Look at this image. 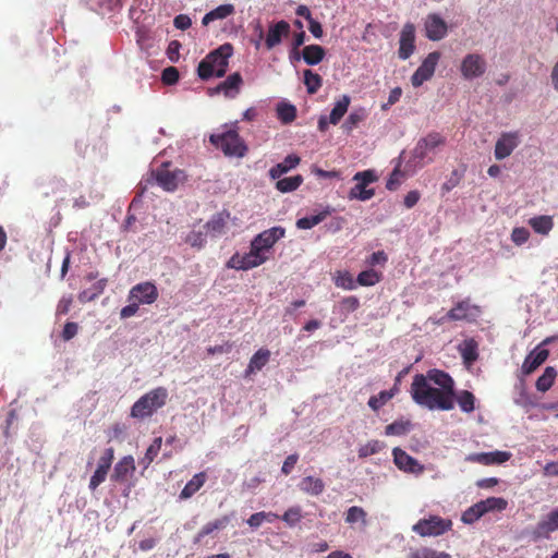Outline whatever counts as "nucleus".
Here are the masks:
<instances>
[{
  "label": "nucleus",
  "instance_id": "1",
  "mask_svg": "<svg viewBox=\"0 0 558 558\" xmlns=\"http://www.w3.org/2000/svg\"><path fill=\"white\" fill-rule=\"evenodd\" d=\"M410 393L416 404L428 410L450 411L454 408V380L440 369L416 374Z\"/></svg>",
  "mask_w": 558,
  "mask_h": 558
},
{
  "label": "nucleus",
  "instance_id": "2",
  "mask_svg": "<svg viewBox=\"0 0 558 558\" xmlns=\"http://www.w3.org/2000/svg\"><path fill=\"white\" fill-rule=\"evenodd\" d=\"M232 53L233 47L229 43L209 52L198 64V76L204 81L213 76L223 77L228 70V60Z\"/></svg>",
  "mask_w": 558,
  "mask_h": 558
},
{
  "label": "nucleus",
  "instance_id": "3",
  "mask_svg": "<svg viewBox=\"0 0 558 558\" xmlns=\"http://www.w3.org/2000/svg\"><path fill=\"white\" fill-rule=\"evenodd\" d=\"M168 399V390L157 387L142 396L131 408L130 415L133 418L144 420L161 409Z\"/></svg>",
  "mask_w": 558,
  "mask_h": 558
},
{
  "label": "nucleus",
  "instance_id": "4",
  "mask_svg": "<svg viewBox=\"0 0 558 558\" xmlns=\"http://www.w3.org/2000/svg\"><path fill=\"white\" fill-rule=\"evenodd\" d=\"M209 140L211 144L220 148L227 156L243 157L247 150L235 130H229L222 134H213Z\"/></svg>",
  "mask_w": 558,
  "mask_h": 558
},
{
  "label": "nucleus",
  "instance_id": "5",
  "mask_svg": "<svg viewBox=\"0 0 558 558\" xmlns=\"http://www.w3.org/2000/svg\"><path fill=\"white\" fill-rule=\"evenodd\" d=\"M378 180V177L374 170H364L356 172L353 175V181L356 184L350 190L349 198L359 199L362 202L371 199L375 195L374 189H367V186Z\"/></svg>",
  "mask_w": 558,
  "mask_h": 558
},
{
  "label": "nucleus",
  "instance_id": "6",
  "mask_svg": "<svg viewBox=\"0 0 558 558\" xmlns=\"http://www.w3.org/2000/svg\"><path fill=\"white\" fill-rule=\"evenodd\" d=\"M452 526L450 520L442 519L438 515H430L427 519L418 520L412 527L413 532L420 536H439L449 531Z\"/></svg>",
  "mask_w": 558,
  "mask_h": 558
},
{
  "label": "nucleus",
  "instance_id": "7",
  "mask_svg": "<svg viewBox=\"0 0 558 558\" xmlns=\"http://www.w3.org/2000/svg\"><path fill=\"white\" fill-rule=\"evenodd\" d=\"M269 259L268 255H262L256 247L251 244L250 252L245 254L235 253L227 263V267L236 270H248L263 265Z\"/></svg>",
  "mask_w": 558,
  "mask_h": 558
},
{
  "label": "nucleus",
  "instance_id": "8",
  "mask_svg": "<svg viewBox=\"0 0 558 558\" xmlns=\"http://www.w3.org/2000/svg\"><path fill=\"white\" fill-rule=\"evenodd\" d=\"M286 235V229L277 226L264 230L258 233L251 242V244L258 250L262 255H267L274 245Z\"/></svg>",
  "mask_w": 558,
  "mask_h": 558
},
{
  "label": "nucleus",
  "instance_id": "9",
  "mask_svg": "<svg viewBox=\"0 0 558 558\" xmlns=\"http://www.w3.org/2000/svg\"><path fill=\"white\" fill-rule=\"evenodd\" d=\"M440 57L439 51H433L427 54L422 64L411 76V83L414 87H420L424 82L433 77Z\"/></svg>",
  "mask_w": 558,
  "mask_h": 558
},
{
  "label": "nucleus",
  "instance_id": "10",
  "mask_svg": "<svg viewBox=\"0 0 558 558\" xmlns=\"http://www.w3.org/2000/svg\"><path fill=\"white\" fill-rule=\"evenodd\" d=\"M444 144L445 137L437 132H432L416 143L413 149V156L421 161H424L426 158L430 161L432 158L429 154L434 153L438 146Z\"/></svg>",
  "mask_w": 558,
  "mask_h": 558
},
{
  "label": "nucleus",
  "instance_id": "11",
  "mask_svg": "<svg viewBox=\"0 0 558 558\" xmlns=\"http://www.w3.org/2000/svg\"><path fill=\"white\" fill-rule=\"evenodd\" d=\"M155 179L157 183L168 192H172L177 190L180 181L183 180V171L181 170H173L171 171L169 169V163H162L161 167H159L154 172Z\"/></svg>",
  "mask_w": 558,
  "mask_h": 558
},
{
  "label": "nucleus",
  "instance_id": "12",
  "mask_svg": "<svg viewBox=\"0 0 558 558\" xmlns=\"http://www.w3.org/2000/svg\"><path fill=\"white\" fill-rule=\"evenodd\" d=\"M460 71L465 80L482 76L486 71L484 58L477 53H469L462 60Z\"/></svg>",
  "mask_w": 558,
  "mask_h": 558
},
{
  "label": "nucleus",
  "instance_id": "13",
  "mask_svg": "<svg viewBox=\"0 0 558 558\" xmlns=\"http://www.w3.org/2000/svg\"><path fill=\"white\" fill-rule=\"evenodd\" d=\"M157 287L149 281L135 284L129 293V301L138 304H153L158 299Z\"/></svg>",
  "mask_w": 558,
  "mask_h": 558
},
{
  "label": "nucleus",
  "instance_id": "14",
  "mask_svg": "<svg viewBox=\"0 0 558 558\" xmlns=\"http://www.w3.org/2000/svg\"><path fill=\"white\" fill-rule=\"evenodd\" d=\"M481 310L477 305L470 303V300L460 301L442 318L449 320H475L480 316Z\"/></svg>",
  "mask_w": 558,
  "mask_h": 558
},
{
  "label": "nucleus",
  "instance_id": "15",
  "mask_svg": "<svg viewBox=\"0 0 558 558\" xmlns=\"http://www.w3.org/2000/svg\"><path fill=\"white\" fill-rule=\"evenodd\" d=\"M556 531H558V507L543 515L534 526L532 534L535 538H548Z\"/></svg>",
  "mask_w": 558,
  "mask_h": 558
},
{
  "label": "nucleus",
  "instance_id": "16",
  "mask_svg": "<svg viewBox=\"0 0 558 558\" xmlns=\"http://www.w3.org/2000/svg\"><path fill=\"white\" fill-rule=\"evenodd\" d=\"M511 453L509 451H492V452H480L471 453L465 457V461L472 463H480L483 465L502 464L510 460Z\"/></svg>",
  "mask_w": 558,
  "mask_h": 558
},
{
  "label": "nucleus",
  "instance_id": "17",
  "mask_svg": "<svg viewBox=\"0 0 558 558\" xmlns=\"http://www.w3.org/2000/svg\"><path fill=\"white\" fill-rule=\"evenodd\" d=\"M519 145V136L517 132L502 133L495 145V158L502 160L509 157Z\"/></svg>",
  "mask_w": 558,
  "mask_h": 558
},
{
  "label": "nucleus",
  "instance_id": "18",
  "mask_svg": "<svg viewBox=\"0 0 558 558\" xmlns=\"http://www.w3.org/2000/svg\"><path fill=\"white\" fill-rule=\"evenodd\" d=\"M426 37L438 41L446 37L448 32L447 23L436 13L428 14L425 20Z\"/></svg>",
  "mask_w": 558,
  "mask_h": 558
},
{
  "label": "nucleus",
  "instance_id": "19",
  "mask_svg": "<svg viewBox=\"0 0 558 558\" xmlns=\"http://www.w3.org/2000/svg\"><path fill=\"white\" fill-rule=\"evenodd\" d=\"M393 456V462L398 466L399 470H402L404 472L413 473V474H421L424 471V466L420 464V462L408 454L404 450L401 448H395L392 450Z\"/></svg>",
  "mask_w": 558,
  "mask_h": 558
},
{
  "label": "nucleus",
  "instance_id": "20",
  "mask_svg": "<svg viewBox=\"0 0 558 558\" xmlns=\"http://www.w3.org/2000/svg\"><path fill=\"white\" fill-rule=\"evenodd\" d=\"M291 32L290 24L281 20L269 26L267 35L265 37V45L268 50L278 46L283 37H288Z\"/></svg>",
  "mask_w": 558,
  "mask_h": 558
},
{
  "label": "nucleus",
  "instance_id": "21",
  "mask_svg": "<svg viewBox=\"0 0 558 558\" xmlns=\"http://www.w3.org/2000/svg\"><path fill=\"white\" fill-rule=\"evenodd\" d=\"M415 27L411 23H407L400 34L399 58L407 60L411 57L415 49Z\"/></svg>",
  "mask_w": 558,
  "mask_h": 558
},
{
  "label": "nucleus",
  "instance_id": "22",
  "mask_svg": "<svg viewBox=\"0 0 558 558\" xmlns=\"http://www.w3.org/2000/svg\"><path fill=\"white\" fill-rule=\"evenodd\" d=\"M548 355L549 351L547 349H542L539 345L536 347L526 355L521 368L522 374H532L547 360Z\"/></svg>",
  "mask_w": 558,
  "mask_h": 558
},
{
  "label": "nucleus",
  "instance_id": "23",
  "mask_svg": "<svg viewBox=\"0 0 558 558\" xmlns=\"http://www.w3.org/2000/svg\"><path fill=\"white\" fill-rule=\"evenodd\" d=\"M135 469L134 458L125 456L114 465L111 480L117 483H124L133 475Z\"/></svg>",
  "mask_w": 558,
  "mask_h": 558
},
{
  "label": "nucleus",
  "instance_id": "24",
  "mask_svg": "<svg viewBox=\"0 0 558 558\" xmlns=\"http://www.w3.org/2000/svg\"><path fill=\"white\" fill-rule=\"evenodd\" d=\"M242 83L243 80L241 74L235 72L229 75L223 82H221L216 87V92H222L226 97L233 98L239 94Z\"/></svg>",
  "mask_w": 558,
  "mask_h": 558
},
{
  "label": "nucleus",
  "instance_id": "25",
  "mask_svg": "<svg viewBox=\"0 0 558 558\" xmlns=\"http://www.w3.org/2000/svg\"><path fill=\"white\" fill-rule=\"evenodd\" d=\"M270 359V351L265 348L258 349L250 360V363L244 372V377H250L252 374L260 371Z\"/></svg>",
  "mask_w": 558,
  "mask_h": 558
},
{
  "label": "nucleus",
  "instance_id": "26",
  "mask_svg": "<svg viewBox=\"0 0 558 558\" xmlns=\"http://www.w3.org/2000/svg\"><path fill=\"white\" fill-rule=\"evenodd\" d=\"M301 158L295 154L288 155L282 162L269 169V177L274 180L279 179L282 174L289 172L299 166Z\"/></svg>",
  "mask_w": 558,
  "mask_h": 558
},
{
  "label": "nucleus",
  "instance_id": "27",
  "mask_svg": "<svg viewBox=\"0 0 558 558\" xmlns=\"http://www.w3.org/2000/svg\"><path fill=\"white\" fill-rule=\"evenodd\" d=\"M230 214L227 211L217 213L205 225V229L213 236L216 238L223 233Z\"/></svg>",
  "mask_w": 558,
  "mask_h": 558
},
{
  "label": "nucleus",
  "instance_id": "28",
  "mask_svg": "<svg viewBox=\"0 0 558 558\" xmlns=\"http://www.w3.org/2000/svg\"><path fill=\"white\" fill-rule=\"evenodd\" d=\"M207 475L205 472L195 474L183 487L180 493V499L185 500L194 496L205 484Z\"/></svg>",
  "mask_w": 558,
  "mask_h": 558
},
{
  "label": "nucleus",
  "instance_id": "29",
  "mask_svg": "<svg viewBox=\"0 0 558 558\" xmlns=\"http://www.w3.org/2000/svg\"><path fill=\"white\" fill-rule=\"evenodd\" d=\"M108 280L102 278L95 282L90 288L85 289L78 293V301L81 303H88L96 300L100 294L104 293L107 287Z\"/></svg>",
  "mask_w": 558,
  "mask_h": 558
},
{
  "label": "nucleus",
  "instance_id": "30",
  "mask_svg": "<svg viewBox=\"0 0 558 558\" xmlns=\"http://www.w3.org/2000/svg\"><path fill=\"white\" fill-rule=\"evenodd\" d=\"M235 9L233 4H221L209 11L203 16L202 24L207 26L209 23L216 20H223L234 13Z\"/></svg>",
  "mask_w": 558,
  "mask_h": 558
},
{
  "label": "nucleus",
  "instance_id": "31",
  "mask_svg": "<svg viewBox=\"0 0 558 558\" xmlns=\"http://www.w3.org/2000/svg\"><path fill=\"white\" fill-rule=\"evenodd\" d=\"M299 487L305 494L318 496L325 490V483L318 477L305 476L300 482Z\"/></svg>",
  "mask_w": 558,
  "mask_h": 558
},
{
  "label": "nucleus",
  "instance_id": "32",
  "mask_svg": "<svg viewBox=\"0 0 558 558\" xmlns=\"http://www.w3.org/2000/svg\"><path fill=\"white\" fill-rule=\"evenodd\" d=\"M529 225L534 230V232L542 235H547L554 228V220L551 216L542 215L530 218Z\"/></svg>",
  "mask_w": 558,
  "mask_h": 558
},
{
  "label": "nucleus",
  "instance_id": "33",
  "mask_svg": "<svg viewBox=\"0 0 558 558\" xmlns=\"http://www.w3.org/2000/svg\"><path fill=\"white\" fill-rule=\"evenodd\" d=\"M326 51L319 45H308L303 48L302 57L306 64L316 65L323 61Z\"/></svg>",
  "mask_w": 558,
  "mask_h": 558
},
{
  "label": "nucleus",
  "instance_id": "34",
  "mask_svg": "<svg viewBox=\"0 0 558 558\" xmlns=\"http://www.w3.org/2000/svg\"><path fill=\"white\" fill-rule=\"evenodd\" d=\"M350 101H351V99L348 95H342L337 100V102L335 104V107L332 108V110L329 114V123L336 125L341 121V119L348 111Z\"/></svg>",
  "mask_w": 558,
  "mask_h": 558
},
{
  "label": "nucleus",
  "instance_id": "35",
  "mask_svg": "<svg viewBox=\"0 0 558 558\" xmlns=\"http://www.w3.org/2000/svg\"><path fill=\"white\" fill-rule=\"evenodd\" d=\"M229 522H230V518L228 515H223V517H221L219 519H216L214 521H210V522L206 523L198 531V533L196 535V542H199L202 538H204L205 536L214 533L215 531L223 530L225 527H227Z\"/></svg>",
  "mask_w": 558,
  "mask_h": 558
},
{
  "label": "nucleus",
  "instance_id": "36",
  "mask_svg": "<svg viewBox=\"0 0 558 558\" xmlns=\"http://www.w3.org/2000/svg\"><path fill=\"white\" fill-rule=\"evenodd\" d=\"M413 427L410 420H396L385 427V434L387 436H403L408 434Z\"/></svg>",
  "mask_w": 558,
  "mask_h": 558
},
{
  "label": "nucleus",
  "instance_id": "37",
  "mask_svg": "<svg viewBox=\"0 0 558 558\" xmlns=\"http://www.w3.org/2000/svg\"><path fill=\"white\" fill-rule=\"evenodd\" d=\"M478 502L484 514L493 511L501 512L508 507V501L502 497H488L485 500H481Z\"/></svg>",
  "mask_w": 558,
  "mask_h": 558
},
{
  "label": "nucleus",
  "instance_id": "38",
  "mask_svg": "<svg viewBox=\"0 0 558 558\" xmlns=\"http://www.w3.org/2000/svg\"><path fill=\"white\" fill-rule=\"evenodd\" d=\"M557 371L553 366H547L542 376L536 380V389L541 392H546L554 385Z\"/></svg>",
  "mask_w": 558,
  "mask_h": 558
},
{
  "label": "nucleus",
  "instance_id": "39",
  "mask_svg": "<svg viewBox=\"0 0 558 558\" xmlns=\"http://www.w3.org/2000/svg\"><path fill=\"white\" fill-rule=\"evenodd\" d=\"M367 117V112L364 108L354 109L342 124V129L350 133Z\"/></svg>",
  "mask_w": 558,
  "mask_h": 558
},
{
  "label": "nucleus",
  "instance_id": "40",
  "mask_svg": "<svg viewBox=\"0 0 558 558\" xmlns=\"http://www.w3.org/2000/svg\"><path fill=\"white\" fill-rule=\"evenodd\" d=\"M303 77L304 85L306 86V90L310 95L316 94L323 86L322 76L312 70H304Z\"/></svg>",
  "mask_w": 558,
  "mask_h": 558
},
{
  "label": "nucleus",
  "instance_id": "41",
  "mask_svg": "<svg viewBox=\"0 0 558 558\" xmlns=\"http://www.w3.org/2000/svg\"><path fill=\"white\" fill-rule=\"evenodd\" d=\"M302 183L303 177L301 174H296L278 180L276 183V189L281 193H289L298 190Z\"/></svg>",
  "mask_w": 558,
  "mask_h": 558
},
{
  "label": "nucleus",
  "instance_id": "42",
  "mask_svg": "<svg viewBox=\"0 0 558 558\" xmlns=\"http://www.w3.org/2000/svg\"><path fill=\"white\" fill-rule=\"evenodd\" d=\"M462 412L472 413L475 410V396L469 390H462L454 396Z\"/></svg>",
  "mask_w": 558,
  "mask_h": 558
},
{
  "label": "nucleus",
  "instance_id": "43",
  "mask_svg": "<svg viewBox=\"0 0 558 558\" xmlns=\"http://www.w3.org/2000/svg\"><path fill=\"white\" fill-rule=\"evenodd\" d=\"M277 117L283 124L293 122L296 118L295 106L287 102H280L277 106Z\"/></svg>",
  "mask_w": 558,
  "mask_h": 558
},
{
  "label": "nucleus",
  "instance_id": "44",
  "mask_svg": "<svg viewBox=\"0 0 558 558\" xmlns=\"http://www.w3.org/2000/svg\"><path fill=\"white\" fill-rule=\"evenodd\" d=\"M409 558H451L446 551H438L430 547H420L411 550Z\"/></svg>",
  "mask_w": 558,
  "mask_h": 558
},
{
  "label": "nucleus",
  "instance_id": "45",
  "mask_svg": "<svg viewBox=\"0 0 558 558\" xmlns=\"http://www.w3.org/2000/svg\"><path fill=\"white\" fill-rule=\"evenodd\" d=\"M360 307V300L354 295L345 296L338 303V310L343 319L348 317L350 313L355 312Z\"/></svg>",
  "mask_w": 558,
  "mask_h": 558
},
{
  "label": "nucleus",
  "instance_id": "46",
  "mask_svg": "<svg viewBox=\"0 0 558 558\" xmlns=\"http://www.w3.org/2000/svg\"><path fill=\"white\" fill-rule=\"evenodd\" d=\"M366 518L367 512L362 507L352 506L347 510L344 520L348 524L361 522L363 525H366Z\"/></svg>",
  "mask_w": 558,
  "mask_h": 558
},
{
  "label": "nucleus",
  "instance_id": "47",
  "mask_svg": "<svg viewBox=\"0 0 558 558\" xmlns=\"http://www.w3.org/2000/svg\"><path fill=\"white\" fill-rule=\"evenodd\" d=\"M329 214V210H324L317 215L300 218L296 221V227L303 230L312 229L313 227L324 221Z\"/></svg>",
  "mask_w": 558,
  "mask_h": 558
},
{
  "label": "nucleus",
  "instance_id": "48",
  "mask_svg": "<svg viewBox=\"0 0 558 558\" xmlns=\"http://www.w3.org/2000/svg\"><path fill=\"white\" fill-rule=\"evenodd\" d=\"M381 272L374 269H367L357 275L356 283L363 287H372L378 283L381 280Z\"/></svg>",
  "mask_w": 558,
  "mask_h": 558
},
{
  "label": "nucleus",
  "instance_id": "49",
  "mask_svg": "<svg viewBox=\"0 0 558 558\" xmlns=\"http://www.w3.org/2000/svg\"><path fill=\"white\" fill-rule=\"evenodd\" d=\"M395 396L393 390H383L376 396H372L368 399V407L373 411H378L380 408H383L390 399H392Z\"/></svg>",
  "mask_w": 558,
  "mask_h": 558
},
{
  "label": "nucleus",
  "instance_id": "50",
  "mask_svg": "<svg viewBox=\"0 0 558 558\" xmlns=\"http://www.w3.org/2000/svg\"><path fill=\"white\" fill-rule=\"evenodd\" d=\"M303 518L302 509L300 506L290 507L280 519L286 522L289 526H295Z\"/></svg>",
  "mask_w": 558,
  "mask_h": 558
},
{
  "label": "nucleus",
  "instance_id": "51",
  "mask_svg": "<svg viewBox=\"0 0 558 558\" xmlns=\"http://www.w3.org/2000/svg\"><path fill=\"white\" fill-rule=\"evenodd\" d=\"M484 515L483 510L481 508L480 502L474 504L473 506L469 507L461 517V520L463 523L466 524H473L476 522L480 518Z\"/></svg>",
  "mask_w": 558,
  "mask_h": 558
},
{
  "label": "nucleus",
  "instance_id": "52",
  "mask_svg": "<svg viewBox=\"0 0 558 558\" xmlns=\"http://www.w3.org/2000/svg\"><path fill=\"white\" fill-rule=\"evenodd\" d=\"M461 355L466 363L475 362L478 357L476 343L473 340L465 342Z\"/></svg>",
  "mask_w": 558,
  "mask_h": 558
},
{
  "label": "nucleus",
  "instance_id": "53",
  "mask_svg": "<svg viewBox=\"0 0 558 558\" xmlns=\"http://www.w3.org/2000/svg\"><path fill=\"white\" fill-rule=\"evenodd\" d=\"M335 283L337 287L345 290H353L356 287V281H354L352 275L349 271L339 272Z\"/></svg>",
  "mask_w": 558,
  "mask_h": 558
},
{
  "label": "nucleus",
  "instance_id": "54",
  "mask_svg": "<svg viewBox=\"0 0 558 558\" xmlns=\"http://www.w3.org/2000/svg\"><path fill=\"white\" fill-rule=\"evenodd\" d=\"M383 448V444L379 440H371L364 446H362L357 453L360 458H366L368 456H373L379 452Z\"/></svg>",
  "mask_w": 558,
  "mask_h": 558
},
{
  "label": "nucleus",
  "instance_id": "55",
  "mask_svg": "<svg viewBox=\"0 0 558 558\" xmlns=\"http://www.w3.org/2000/svg\"><path fill=\"white\" fill-rule=\"evenodd\" d=\"M530 239V231L524 227H515L511 232V241L515 245H523Z\"/></svg>",
  "mask_w": 558,
  "mask_h": 558
},
{
  "label": "nucleus",
  "instance_id": "56",
  "mask_svg": "<svg viewBox=\"0 0 558 558\" xmlns=\"http://www.w3.org/2000/svg\"><path fill=\"white\" fill-rule=\"evenodd\" d=\"M162 438L157 437L154 439L153 444L147 448L144 460L147 464L151 463L154 459L158 456V452L161 448Z\"/></svg>",
  "mask_w": 558,
  "mask_h": 558
},
{
  "label": "nucleus",
  "instance_id": "57",
  "mask_svg": "<svg viewBox=\"0 0 558 558\" xmlns=\"http://www.w3.org/2000/svg\"><path fill=\"white\" fill-rule=\"evenodd\" d=\"M185 242L192 247L202 248L204 247L206 240L203 232L192 231L186 235Z\"/></svg>",
  "mask_w": 558,
  "mask_h": 558
},
{
  "label": "nucleus",
  "instance_id": "58",
  "mask_svg": "<svg viewBox=\"0 0 558 558\" xmlns=\"http://www.w3.org/2000/svg\"><path fill=\"white\" fill-rule=\"evenodd\" d=\"M114 459V449L112 447L107 448L98 461L97 468L109 471Z\"/></svg>",
  "mask_w": 558,
  "mask_h": 558
},
{
  "label": "nucleus",
  "instance_id": "59",
  "mask_svg": "<svg viewBox=\"0 0 558 558\" xmlns=\"http://www.w3.org/2000/svg\"><path fill=\"white\" fill-rule=\"evenodd\" d=\"M161 80L166 85H173L179 81V71L174 66L166 68L161 73Z\"/></svg>",
  "mask_w": 558,
  "mask_h": 558
},
{
  "label": "nucleus",
  "instance_id": "60",
  "mask_svg": "<svg viewBox=\"0 0 558 558\" xmlns=\"http://www.w3.org/2000/svg\"><path fill=\"white\" fill-rule=\"evenodd\" d=\"M402 177L403 174L400 171L399 167L395 168L387 180L386 189L389 191H396L398 186L401 184Z\"/></svg>",
  "mask_w": 558,
  "mask_h": 558
},
{
  "label": "nucleus",
  "instance_id": "61",
  "mask_svg": "<svg viewBox=\"0 0 558 558\" xmlns=\"http://www.w3.org/2000/svg\"><path fill=\"white\" fill-rule=\"evenodd\" d=\"M126 432V426L121 423H114L109 428V441L111 440H121Z\"/></svg>",
  "mask_w": 558,
  "mask_h": 558
},
{
  "label": "nucleus",
  "instance_id": "62",
  "mask_svg": "<svg viewBox=\"0 0 558 558\" xmlns=\"http://www.w3.org/2000/svg\"><path fill=\"white\" fill-rule=\"evenodd\" d=\"M109 471L97 468L89 481V488L95 490L102 482H105Z\"/></svg>",
  "mask_w": 558,
  "mask_h": 558
},
{
  "label": "nucleus",
  "instance_id": "63",
  "mask_svg": "<svg viewBox=\"0 0 558 558\" xmlns=\"http://www.w3.org/2000/svg\"><path fill=\"white\" fill-rule=\"evenodd\" d=\"M78 325L73 322H69L64 325L61 337L64 341H69L77 335Z\"/></svg>",
  "mask_w": 558,
  "mask_h": 558
},
{
  "label": "nucleus",
  "instance_id": "64",
  "mask_svg": "<svg viewBox=\"0 0 558 558\" xmlns=\"http://www.w3.org/2000/svg\"><path fill=\"white\" fill-rule=\"evenodd\" d=\"M298 461H299V454L298 453H293V454L288 456L286 458V460L283 461V464L281 466L282 474L289 475L292 472V470L294 469V466L298 463Z\"/></svg>",
  "mask_w": 558,
  "mask_h": 558
}]
</instances>
